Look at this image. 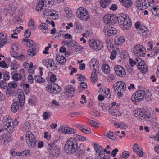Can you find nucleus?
Wrapping results in <instances>:
<instances>
[{
    "label": "nucleus",
    "mask_w": 159,
    "mask_h": 159,
    "mask_svg": "<svg viewBox=\"0 0 159 159\" xmlns=\"http://www.w3.org/2000/svg\"><path fill=\"white\" fill-rule=\"evenodd\" d=\"M64 149L67 153H74L78 156H82L85 151L81 149L80 147H78L77 140L75 138L68 139L65 144Z\"/></svg>",
    "instance_id": "1"
},
{
    "label": "nucleus",
    "mask_w": 159,
    "mask_h": 159,
    "mask_svg": "<svg viewBox=\"0 0 159 159\" xmlns=\"http://www.w3.org/2000/svg\"><path fill=\"white\" fill-rule=\"evenodd\" d=\"M26 141L30 148H35L37 147V140L32 132L27 131L26 133Z\"/></svg>",
    "instance_id": "2"
},
{
    "label": "nucleus",
    "mask_w": 159,
    "mask_h": 159,
    "mask_svg": "<svg viewBox=\"0 0 159 159\" xmlns=\"http://www.w3.org/2000/svg\"><path fill=\"white\" fill-rule=\"evenodd\" d=\"M115 92H117L118 96L120 98L123 95L126 89V86L125 83L121 81H118L114 84L113 87Z\"/></svg>",
    "instance_id": "3"
},
{
    "label": "nucleus",
    "mask_w": 159,
    "mask_h": 159,
    "mask_svg": "<svg viewBox=\"0 0 159 159\" xmlns=\"http://www.w3.org/2000/svg\"><path fill=\"white\" fill-rule=\"evenodd\" d=\"M3 125L5 127V129L8 133H12L14 129L13 122L10 116H6L3 120Z\"/></svg>",
    "instance_id": "4"
},
{
    "label": "nucleus",
    "mask_w": 159,
    "mask_h": 159,
    "mask_svg": "<svg viewBox=\"0 0 159 159\" xmlns=\"http://www.w3.org/2000/svg\"><path fill=\"white\" fill-rule=\"evenodd\" d=\"M145 92L139 90L136 92L131 96L132 101L135 102H139L144 99Z\"/></svg>",
    "instance_id": "5"
},
{
    "label": "nucleus",
    "mask_w": 159,
    "mask_h": 159,
    "mask_svg": "<svg viewBox=\"0 0 159 159\" xmlns=\"http://www.w3.org/2000/svg\"><path fill=\"white\" fill-rule=\"evenodd\" d=\"M116 15L113 14H108L105 15L103 18L104 23L110 25L116 23Z\"/></svg>",
    "instance_id": "6"
},
{
    "label": "nucleus",
    "mask_w": 159,
    "mask_h": 159,
    "mask_svg": "<svg viewBox=\"0 0 159 159\" xmlns=\"http://www.w3.org/2000/svg\"><path fill=\"white\" fill-rule=\"evenodd\" d=\"M39 3L36 6V10H41L45 6L46 7L45 3L48 5V7L52 6L54 4V2L52 0H39Z\"/></svg>",
    "instance_id": "7"
},
{
    "label": "nucleus",
    "mask_w": 159,
    "mask_h": 159,
    "mask_svg": "<svg viewBox=\"0 0 159 159\" xmlns=\"http://www.w3.org/2000/svg\"><path fill=\"white\" fill-rule=\"evenodd\" d=\"M142 46L139 44L134 46L133 48V51L135 55L138 57H144L145 54L143 53L142 49Z\"/></svg>",
    "instance_id": "8"
},
{
    "label": "nucleus",
    "mask_w": 159,
    "mask_h": 159,
    "mask_svg": "<svg viewBox=\"0 0 159 159\" xmlns=\"http://www.w3.org/2000/svg\"><path fill=\"white\" fill-rule=\"evenodd\" d=\"M114 70L116 74L120 77H124L126 75V73L125 70L121 66H116L114 68Z\"/></svg>",
    "instance_id": "9"
},
{
    "label": "nucleus",
    "mask_w": 159,
    "mask_h": 159,
    "mask_svg": "<svg viewBox=\"0 0 159 159\" xmlns=\"http://www.w3.org/2000/svg\"><path fill=\"white\" fill-rule=\"evenodd\" d=\"M129 16L125 13H120L119 16H116L115 19H116V23L118 22L119 25L121 26V27L125 22V21L128 17Z\"/></svg>",
    "instance_id": "10"
},
{
    "label": "nucleus",
    "mask_w": 159,
    "mask_h": 159,
    "mask_svg": "<svg viewBox=\"0 0 159 159\" xmlns=\"http://www.w3.org/2000/svg\"><path fill=\"white\" fill-rule=\"evenodd\" d=\"M76 15L78 18L84 20H87L90 17L88 12L86 11H78Z\"/></svg>",
    "instance_id": "11"
},
{
    "label": "nucleus",
    "mask_w": 159,
    "mask_h": 159,
    "mask_svg": "<svg viewBox=\"0 0 159 159\" xmlns=\"http://www.w3.org/2000/svg\"><path fill=\"white\" fill-rule=\"evenodd\" d=\"M43 62L44 65L48 66V64L49 66H48L47 68H49L50 70L53 71L56 70L57 67L54 66V61L53 59L44 60Z\"/></svg>",
    "instance_id": "12"
},
{
    "label": "nucleus",
    "mask_w": 159,
    "mask_h": 159,
    "mask_svg": "<svg viewBox=\"0 0 159 159\" xmlns=\"http://www.w3.org/2000/svg\"><path fill=\"white\" fill-rule=\"evenodd\" d=\"M16 96H17L20 104V106L22 107L24 104L25 101V96L22 90L19 89L18 90Z\"/></svg>",
    "instance_id": "13"
},
{
    "label": "nucleus",
    "mask_w": 159,
    "mask_h": 159,
    "mask_svg": "<svg viewBox=\"0 0 159 159\" xmlns=\"http://www.w3.org/2000/svg\"><path fill=\"white\" fill-rule=\"evenodd\" d=\"M139 33L140 35H142L145 38L148 37L150 36L149 30L145 26L140 27Z\"/></svg>",
    "instance_id": "14"
},
{
    "label": "nucleus",
    "mask_w": 159,
    "mask_h": 159,
    "mask_svg": "<svg viewBox=\"0 0 159 159\" xmlns=\"http://www.w3.org/2000/svg\"><path fill=\"white\" fill-rule=\"evenodd\" d=\"M90 66L91 69L93 70H97L98 68V63L97 59L92 58L90 62Z\"/></svg>",
    "instance_id": "15"
},
{
    "label": "nucleus",
    "mask_w": 159,
    "mask_h": 159,
    "mask_svg": "<svg viewBox=\"0 0 159 159\" xmlns=\"http://www.w3.org/2000/svg\"><path fill=\"white\" fill-rule=\"evenodd\" d=\"M105 33L106 35L110 36L115 34L116 33V30L114 27L109 26L105 30Z\"/></svg>",
    "instance_id": "16"
},
{
    "label": "nucleus",
    "mask_w": 159,
    "mask_h": 159,
    "mask_svg": "<svg viewBox=\"0 0 159 159\" xmlns=\"http://www.w3.org/2000/svg\"><path fill=\"white\" fill-rule=\"evenodd\" d=\"M66 95L70 98L72 97L75 93V89L74 87L70 86L66 87L65 89Z\"/></svg>",
    "instance_id": "17"
},
{
    "label": "nucleus",
    "mask_w": 159,
    "mask_h": 159,
    "mask_svg": "<svg viewBox=\"0 0 159 159\" xmlns=\"http://www.w3.org/2000/svg\"><path fill=\"white\" fill-rule=\"evenodd\" d=\"M124 24L121 27V28L125 30H127L129 29L131 26L132 23L129 17L124 22Z\"/></svg>",
    "instance_id": "18"
},
{
    "label": "nucleus",
    "mask_w": 159,
    "mask_h": 159,
    "mask_svg": "<svg viewBox=\"0 0 159 159\" xmlns=\"http://www.w3.org/2000/svg\"><path fill=\"white\" fill-rule=\"evenodd\" d=\"M120 105H116V107L114 108L113 107H112L109 108L108 111L112 115L117 116H119V113L118 111V108L120 107Z\"/></svg>",
    "instance_id": "19"
},
{
    "label": "nucleus",
    "mask_w": 159,
    "mask_h": 159,
    "mask_svg": "<svg viewBox=\"0 0 159 159\" xmlns=\"http://www.w3.org/2000/svg\"><path fill=\"white\" fill-rule=\"evenodd\" d=\"M133 150L136 153L139 157L143 156V152L139 146L137 144H135L133 148Z\"/></svg>",
    "instance_id": "20"
},
{
    "label": "nucleus",
    "mask_w": 159,
    "mask_h": 159,
    "mask_svg": "<svg viewBox=\"0 0 159 159\" xmlns=\"http://www.w3.org/2000/svg\"><path fill=\"white\" fill-rule=\"evenodd\" d=\"M11 111L13 113H16L17 111L19 109V105L18 102H13L11 107Z\"/></svg>",
    "instance_id": "21"
},
{
    "label": "nucleus",
    "mask_w": 159,
    "mask_h": 159,
    "mask_svg": "<svg viewBox=\"0 0 159 159\" xmlns=\"http://www.w3.org/2000/svg\"><path fill=\"white\" fill-rule=\"evenodd\" d=\"M125 41L124 38L119 36H116L115 39V42L118 45L122 44Z\"/></svg>",
    "instance_id": "22"
},
{
    "label": "nucleus",
    "mask_w": 159,
    "mask_h": 159,
    "mask_svg": "<svg viewBox=\"0 0 159 159\" xmlns=\"http://www.w3.org/2000/svg\"><path fill=\"white\" fill-rule=\"evenodd\" d=\"M56 60L58 62L61 64H63L66 62V58L64 56L62 55L61 56L60 55H57Z\"/></svg>",
    "instance_id": "23"
},
{
    "label": "nucleus",
    "mask_w": 159,
    "mask_h": 159,
    "mask_svg": "<svg viewBox=\"0 0 159 159\" xmlns=\"http://www.w3.org/2000/svg\"><path fill=\"white\" fill-rule=\"evenodd\" d=\"M124 6L127 8L130 7L132 4L131 0H119Z\"/></svg>",
    "instance_id": "24"
},
{
    "label": "nucleus",
    "mask_w": 159,
    "mask_h": 159,
    "mask_svg": "<svg viewBox=\"0 0 159 159\" xmlns=\"http://www.w3.org/2000/svg\"><path fill=\"white\" fill-rule=\"evenodd\" d=\"M135 116L139 117V118L141 120H145L146 118V114H144L143 112L138 111H137L136 112V110L135 111Z\"/></svg>",
    "instance_id": "25"
},
{
    "label": "nucleus",
    "mask_w": 159,
    "mask_h": 159,
    "mask_svg": "<svg viewBox=\"0 0 159 159\" xmlns=\"http://www.w3.org/2000/svg\"><path fill=\"white\" fill-rule=\"evenodd\" d=\"M27 54L29 56L32 57L34 56L36 54V48L33 47L32 48L29 49L27 51Z\"/></svg>",
    "instance_id": "26"
},
{
    "label": "nucleus",
    "mask_w": 159,
    "mask_h": 159,
    "mask_svg": "<svg viewBox=\"0 0 159 159\" xmlns=\"http://www.w3.org/2000/svg\"><path fill=\"white\" fill-rule=\"evenodd\" d=\"M102 69L104 73L107 74H109L110 71L109 66L107 64H104L102 65Z\"/></svg>",
    "instance_id": "27"
},
{
    "label": "nucleus",
    "mask_w": 159,
    "mask_h": 159,
    "mask_svg": "<svg viewBox=\"0 0 159 159\" xmlns=\"http://www.w3.org/2000/svg\"><path fill=\"white\" fill-rule=\"evenodd\" d=\"M111 0H101L100 1L101 7L103 8H105L108 6L110 3Z\"/></svg>",
    "instance_id": "28"
},
{
    "label": "nucleus",
    "mask_w": 159,
    "mask_h": 159,
    "mask_svg": "<svg viewBox=\"0 0 159 159\" xmlns=\"http://www.w3.org/2000/svg\"><path fill=\"white\" fill-rule=\"evenodd\" d=\"M20 75V77L21 79V81H24L26 80V74L25 70L23 69H21L19 72Z\"/></svg>",
    "instance_id": "29"
},
{
    "label": "nucleus",
    "mask_w": 159,
    "mask_h": 159,
    "mask_svg": "<svg viewBox=\"0 0 159 159\" xmlns=\"http://www.w3.org/2000/svg\"><path fill=\"white\" fill-rule=\"evenodd\" d=\"M87 85L85 82H82L80 83L79 87V92H81L83 89H86L87 88Z\"/></svg>",
    "instance_id": "30"
},
{
    "label": "nucleus",
    "mask_w": 159,
    "mask_h": 159,
    "mask_svg": "<svg viewBox=\"0 0 159 159\" xmlns=\"http://www.w3.org/2000/svg\"><path fill=\"white\" fill-rule=\"evenodd\" d=\"M138 68L139 69L141 70V71L143 73H146L148 69V66L146 64L145 65L144 63V64L140 66V67H138Z\"/></svg>",
    "instance_id": "31"
},
{
    "label": "nucleus",
    "mask_w": 159,
    "mask_h": 159,
    "mask_svg": "<svg viewBox=\"0 0 159 159\" xmlns=\"http://www.w3.org/2000/svg\"><path fill=\"white\" fill-rule=\"evenodd\" d=\"M53 89L54 91H53L54 93H56L60 92L61 90V88L58 84L54 83ZM54 90V89L53 90Z\"/></svg>",
    "instance_id": "32"
},
{
    "label": "nucleus",
    "mask_w": 159,
    "mask_h": 159,
    "mask_svg": "<svg viewBox=\"0 0 159 159\" xmlns=\"http://www.w3.org/2000/svg\"><path fill=\"white\" fill-rule=\"evenodd\" d=\"M94 48V50L96 51L100 50L103 47L102 43H101L99 41L96 40V43Z\"/></svg>",
    "instance_id": "33"
},
{
    "label": "nucleus",
    "mask_w": 159,
    "mask_h": 159,
    "mask_svg": "<svg viewBox=\"0 0 159 159\" xmlns=\"http://www.w3.org/2000/svg\"><path fill=\"white\" fill-rule=\"evenodd\" d=\"M34 78L36 81L38 83H43L45 81L44 79L41 77H40L39 75H35Z\"/></svg>",
    "instance_id": "34"
},
{
    "label": "nucleus",
    "mask_w": 159,
    "mask_h": 159,
    "mask_svg": "<svg viewBox=\"0 0 159 159\" xmlns=\"http://www.w3.org/2000/svg\"><path fill=\"white\" fill-rule=\"evenodd\" d=\"M96 70H93V72L91 74V80L92 82L95 83L97 81L96 77Z\"/></svg>",
    "instance_id": "35"
},
{
    "label": "nucleus",
    "mask_w": 159,
    "mask_h": 159,
    "mask_svg": "<svg viewBox=\"0 0 159 159\" xmlns=\"http://www.w3.org/2000/svg\"><path fill=\"white\" fill-rule=\"evenodd\" d=\"M39 29L43 31V30H47L48 29V25L46 23H43L40 24L38 27Z\"/></svg>",
    "instance_id": "36"
},
{
    "label": "nucleus",
    "mask_w": 159,
    "mask_h": 159,
    "mask_svg": "<svg viewBox=\"0 0 159 159\" xmlns=\"http://www.w3.org/2000/svg\"><path fill=\"white\" fill-rule=\"evenodd\" d=\"M11 74L12 75V78L14 80L16 81L20 80L21 81V78L19 74L16 73L14 75H13L12 73Z\"/></svg>",
    "instance_id": "37"
},
{
    "label": "nucleus",
    "mask_w": 159,
    "mask_h": 159,
    "mask_svg": "<svg viewBox=\"0 0 159 159\" xmlns=\"http://www.w3.org/2000/svg\"><path fill=\"white\" fill-rule=\"evenodd\" d=\"M136 62L137 64H138L137 67H140V66L144 64V62L139 57H137L135 58Z\"/></svg>",
    "instance_id": "38"
},
{
    "label": "nucleus",
    "mask_w": 159,
    "mask_h": 159,
    "mask_svg": "<svg viewBox=\"0 0 159 159\" xmlns=\"http://www.w3.org/2000/svg\"><path fill=\"white\" fill-rule=\"evenodd\" d=\"M13 52H11V54H13V57H15L17 59H19L21 60V59H23L25 58L24 55L23 54H20L19 56H18V55H17L16 54V53H17V52H16V53L15 52V54H14V53H12Z\"/></svg>",
    "instance_id": "39"
},
{
    "label": "nucleus",
    "mask_w": 159,
    "mask_h": 159,
    "mask_svg": "<svg viewBox=\"0 0 159 159\" xmlns=\"http://www.w3.org/2000/svg\"><path fill=\"white\" fill-rule=\"evenodd\" d=\"M19 66V64L16 61H13L11 63V70H16Z\"/></svg>",
    "instance_id": "40"
},
{
    "label": "nucleus",
    "mask_w": 159,
    "mask_h": 159,
    "mask_svg": "<svg viewBox=\"0 0 159 159\" xmlns=\"http://www.w3.org/2000/svg\"><path fill=\"white\" fill-rule=\"evenodd\" d=\"M67 127L62 126L59 128L58 129L59 132L62 133L63 134H66L67 132Z\"/></svg>",
    "instance_id": "41"
},
{
    "label": "nucleus",
    "mask_w": 159,
    "mask_h": 159,
    "mask_svg": "<svg viewBox=\"0 0 159 159\" xmlns=\"http://www.w3.org/2000/svg\"><path fill=\"white\" fill-rule=\"evenodd\" d=\"M96 40L93 39H90L89 40V44L90 46L94 50V48L96 44Z\"/></svg>",
    "instance_id": "42"
},
{
    "label": "nucleus",
    "mask_w": 159,
    "mask_h": 159,
    "mask_svg": "<svg viewBox=\"0 0 159 159\" xmlns=\"http://www.w3.org/2000/svg\"><path fill=\"white\" fill-rule=\"evenodd\" d=\"M93 144V147L95 150L96 151V152L98 151H101L103 150L102 146H100L97 143H94Z\"/></svg>",
    "instance_id": "43"
},
{
    "label": "nucleus",
    "mask_w": 159,
    "mask_h": 159,
    "mask_svg": "<svg viewBox=\"0 0 159 159\" xmlns=\"http://www.w3.org/2000/svg\"><path fill=\"white\" fill-rule=\"evenodd\" d=\"M141 2L142 3H140V7H142V8H141L140 10H144V9L147 8V7H148L147 5H148V4H147L144 0H143V2L141 1Z\"/></svg>",
    "instance_id": "44"
},
{
    "label": "nucleus",
    "mask_w": 159,
    "mask_h": 159,
    "mask_svg": "<svg viewBox=\"0 0 159 159\" xmlns=\"http://www.w3.org/2000/svg\"><path fill=\"white\" fill-rule=\"evenodd\" d=\"M3 79L5 80H7L10 78L9 74L8 72L3 71Z\"/></svg>",
    "instance_id": "45"
},
{
    "label": "nucleus",
    "mask_w": 159,
    "mask_h": 159,
    "mask_svg": "<svg viewBox=\"0 0 159 159\" xmlns=\"http://www.w3.org/2000/svg\"><path fill=\"white\" fill-rule=\"evenodd\" d=\"M66 134H73L76 133V130L74 129L67 127Z\"/></svg>",
    "instance_id": "46"
},
{
    "label": "nucleus",
    "mask_w": 159,
    "mask_h": 159,
    "mask_svg": "<svg viewBox=\"0 0 159 159\" xmlns=\"http://www.w3.org/2000/svg\"><path fill=\"white\" fill-rule=\"evenodd\" d=\"M28 25L29 26L31 29L34 30V23L33 19L30 18V19Z\"/></svg>",
    "instance_id": "47"
},
{
    "label": "nucleus",
    "mask_w": 159,
    "mask_h": 159,
    "mask_svg": "<svg viewBox=\"0 0 159 159\" xmlns=\"http://www.w3.org/2000/svg\"><path fill=\"white\" fill-rule=\"evenodd\" d=\"M75 136H76L75 138L76 139V140L77 139L79 141H84L86 140V137L81 135L76 134L75 135Z\"/></svg>",
    "instance_id": "48"
},
{
    "label": "nucleus",
    "mask_w": 159,
    "mask_h": 159,
    "mask_svg": "<svg viewBox=\"0 0 159 159\" xmlns=\"http://www.w3.org/2000/svg\"><path fill=\"white\" fill-rule=\"evenodd\" d=\"M7 36V35L6 34L4 38H0V48L2 47L4 45L5 43L6 42V40L5 38Z\"/></svg>",
    "instance_id": "49"
},
{
    "label": "nucleus",
    "mask_w": 159,
    "mask_h": 159,
    "mask_svg": "<svg viewBox=\"0 0 159 159\" xmlns=\"http://www.w3.org/2000/svg\"><path fill=\"white\" fill-rule=\"evenodd\" d=\"M53 86L54 83H53L51 85H49L47 87V90L49 92L52 93H54L53 92V91H54V90H53L54 89Z\"/></svg>",
    "instance_id": "50"
},
{
    "label": "nucleus",
    "mask_w": 159,
    "mask_h": 159,
    "mask_svg": "<svg viewBox=\"0 0 159 159\" xmlns=\"http://www.w3.org/2000/svg\"><path fill=\"white\" fill-rule=\"evenodd\" d=\"M16 5H17L16 4L14 3H10L7 10H15L16 9Z\"/></svg>",
    "instance_id": "51"
},
{
    "label": "nucleus",
    "mask_w": 159,
    "mask_h": 159,
    "mask_svg": "<svg viewBox=\"0 0 159 159\" xmlns=\"http://www.w3.org/2000/svg\"><path fill=\"white\" fill-rule=\"evenodd\" d=\"M106 136L109 137V138L115 140L116 137L113 136V133L111 131H108L107 133Z\"/></svg>",
    "instance_id": "52"
},
{
    "label": "nucleus",
    "mask_w": 159,
    "mask_h": 159,
    "mask_svg": "<svg viewBox=\"0 0 159 159\" xmlns=\"http://www.w3.org/2000/svg\"><path fill=\"white\" fill-rule=\"evenodd\" d=\"M7 85V84L4 81L0 80V87L3 89H5L6 88Z\"/></svg>",
    "instance_id": "53"
},
{
    "label": "nucleus",
    "mask_w": 159,
    "mask_h": 159,
    "mask_svg": "<svg viewBox=\"0 0 159 159\" xmlns=\"http://www.w3.org/2000/svg\"><path fill=\"white\" fill-rule=\"evenodd\" d=\"M17 86V84L14 81L11 82L8 84V87L11 88H15Z\"/></svg>",
    "instance_id": "54"
},
{
    "label": "nucleus",
    "mask_w": 159,
    "mask_h": 159,
    "mask_svg": "<svg viewBox=\"0 0 159 159\" xmlns=\"http://www.w3.org/2000/svg\"><path fill=\"white\" fill-rule=\"evenodd\" d=\"M130 152L127 151H124L122 153V157L124 158H127L129 156Z\"/></svg>",
    "instance_id": "55"
},
{
    "label": "nucleus",
    "mask_w": 159,
    "mask_h": 159,
    "mask_svg": "<svg viewBox=\"0 0 159 159\" xmlns=\"http://www.w3.org/2000/svg\"><path fill=\"white\" fill-rule=\"evenodd\" d=\"M50 114L47 112H44L43 115V119L46 120L50 118Z\"/></svg>",
    "instance_id": "56"
},
{
    "label": "nucleus",
    "mask_w": 159,
    "mask_h": 159,
    "mask_svg": "<svg viewBox=\"0 0 159 159\" xmlns=\"http://www.w3.org/2000/svg\"><path fill=\"white\" fill-rule=\"evenodd\" d=\"M30 127L29 123L28 122H25L24 124L23 125V130H27Z\"/></svg>",
    "instance_id": "57"
},
{
    "label": "nucleus",
    "mask_w": 159,
    "mask_h": 159,
    "mask_svg": "<svg viewBox=\"0 0 159 159\" xmlns=\"http://www.w3.org/2000/svg\"><path fill=\"white\" fill-rule=\"evenodd\" d=\"M90 114L91 115L94 116H99L100 114L97 111L92 110L90 112Z\"/></svg>",
    "instance_id": "58"
},
{
    "label": "nucleus",
    "mask_w": 159,
    "mask_h": 159,
    "mask_svg": "<svg viewBox=\"0 0 159 159\" xmlns=\"http://www.w3.org/2000/svg\"><path fill=\"white\" fill-rule=\"evenodd\" d=\"M34 43L32 40L29 39V41H28L26 45L29 48H31L34 46Z\"/></svg>",
    "instance_id": "59"
},
{
    "label": "nucleus",
    "mask_w": 159,
    "mask_h": 159,
    "mask_svg": "<svg viewBox=\"0 0 159 159\" xmlns=\"http://www.w3.org/2000/svg\"><path fill=\"white\" fill-rule=\"evenodd\" d=\"M31 35V31L29 29H27L24 33L25 37L26 38H29Z\"/></svg>",
    "instance_id": "60"
},
{
    "label": "nucleus",
    "mask_w": 159,
    "mask_h": 159,
    "mask_svg": "<svg viewBox=\"0 0 159 159\" xmlns=\"http://www.w3.org/2000/svg\"><path fill=\"white\" fill-rule=\"evenodd\" d=\"M56 146V145H55V143H51L48 144L47 147L49 150H51L53 149V150L54 151V149H53V148Z\"/></svg>",
    "instance_id": "61"
},
{
    "label": "nucleus",
    "mask_w": 159,
    "mask_h": 159,
    "mask_svg": "<svg viewBox=\"0 0 159 159\" xmlns=\"http://www.w3.org/2000/svg\"><path fill=\"white\" fill-rule=\"evenodd\" d=\"M18 45L16 44H14L12 46V49L13 52L16 51L18 49Z\"/></svg>",
    "instance_id": "62"
},
{
    "label": "nucleus",
    "mask_w": 159,
    "mask_h": 159,
    "mask_svg": "<svg viewBox=\"0 0 159 159\" xmlns=\"http://www.w3.org/2000/svg\"><path fill=\"white\" fill-rule=\"evenodd\" d=\"M116 50H113L112 51L111 55L110 57V58L112 60L114 59L116 57Z\"/></svg>",
    "instance_id": "63"
},
{
    "label": "nucleus",
    "mask_w": 159,
    "mask_h": 159,
    "mask_svg": "<svg viewBox=\"0 0 159 159\" xmlns=\"http://www.w3.org/2000/svg\"><path fill=\"white\" fill-rule=\"evenodd\" d=\"M11 89L9 87L6 90V95L7 96H9L11 93H13Z\"/></svg>",
    "instance_id": "64"
}]
</instances>
